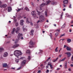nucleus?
<instances>
[{"instance_id": "nucleus-27", "label": "nucleus", "mask_w": 73, "mask_h": 73, "mask_svg": "<svg viewBox=\"0 0 73 73\" xmlns=\"http://www.w3.org/2000/svg\"><path fill=\"white\" fill-rule=\"evenodd\" d=\"M4 50V49L3 48H0V53L1 52V50Z\"/></svg>"}, {"instance_id": "nucleus-47", "label": "nucleus", "mask_w": 73, "mask_h": 73, "mask_svg": "<svg viewBox=\"0 0 73 73\" xmlns=\"http://www.w3.org/2000/svg\"><path fill=\"white\" fill-rule=\"evenodd\" d=\"M69 7V8H72V5H71V4L70 5Z\"/></svg>"}, {"instance_id": "nucleus-13", "label": "nucleus", "mask_w": 73, "mask_h": 73, "mask_svg": "<svg viewBox=\"0 0 73 73\" xmlns=\"http://www.w3.org/2000/svg\"><path fill=\"white\" fill-rule=\"evenodd\" d=\"M22 36H23V34L19 33L18 34L17 37L18 38H20V37H22Z\"/></svg>"}, {"instance_id": "nucleus-39", "label": "nucleus", "mask_w": 73, "mask_h": 73, "mask_svg": "<svg viewBox=\"0 0 73 73\" xmlns=\"http://www.w3.org/2000/svg\"><path fill=\"white\" fill-rule=\"evenodd\" d=\"M28 59L29 60H31V56H28Z\"/></svg>"}, {"instance_id": "nucleus-7", "label": "nucleus", "mask_w": 73, "mask_h": 73, "mask_svg": "<svg viewBox=\"0 0 73 73\" xmlns=\"http://www.w3.org/2000/svg\"><path fill=\"white\" fill-rule=\"evenodd\" d=\"M35 11H33L31 12V13L33 16H34V17L36 18V14L35 13Z\"/></svg>"}, {"instance_id": "nucleus-45", "label": "nucleus", "mask_w": 73, "mask_h": 73, "mask_svg": "<svg viewBox=\"0 0 73 73\" xmlns=\"http://www.w3.org/2000/svg\"><path fill=\"white\" fill-rule=\"evenodd\" d=\"M41 73V70H38V72L37 73Z\"/></svg>"}, {"instance_id": "nucleus-55", "label": "nucleus", "mask_w": 73, "mask_h": 73, "mask_svg": "<svg viewBox=\"0 0 73 73\" xmlns=\"http://www.w3.org/2000/svg\"><path fill=\"white\" fill-rule=\"evenodd\" d=\"M60 69V68H57V70H59Z\"/></svg>"}, {"instance_id": "nucleus-49", "label": "nucleus", "mask_w": 73, "mask_h": 73, "mask_svg": "<svg viewBox=\"0 0 73 73\" xmlns=\"http://www.w3.org/2000/svg\"><path fill=\"white\" fill-rule=\"evenodd\" d=\"M56 31H57V32H60V30L58 29H57L56 30Z\"/></svg>"}, {"instance_id": "nucleus-48", "label": "nucleus", "mask_w": 73, "mask_h": 73, "mask_svg": "<svg viewBox=\"0 0 73 73\" xmlns=\"http://www.w3.org/2000/svg\"><path fill=\"white\" fill-rule=\"evenodd\" d=\"M45 15L46 16H47V13H46V12H45Z\"/></svg>"}, {"instance_id": "nucleus-15", "label": "nucleus", "mask_w": 73, "mask_h": 73, "mask_svg": "<svg viewBox=\"0 0 73 73\" xmlns=\"http://www.w3.org/2000/svg\"><path fill=\"white\" fill-rule=\"evenodd\" d=\"M25 62H26V60H24L21 63V65H24L25 64Z\"/></svg>"}, {"instance_id": "nucleus-43", "label": "nucleus", "mask_w": 73, "mask_h": 73, "mask_svg": "<svg viewBox=\"0 0 73 73\" xmlns=\"http://www.w3.org/2000/svg\"><path fill=\"white\" fill-rule=\"evenodd\" d=\"M23 58H24L23 57H21L19 59V60H23Z\"/></svg>"}, {"instance_id": "nucleus-1", "label": "nucleus", "mask_w": 73, "mask_h": 73, "mask_svg": "<svg viewBox=\"0 0 73 73\" xmlns=\"http://www.w3.org/2000/svg\"><path fill=\"white\" fill-rule=\"evenodd\" d=\"M23 53L21 52V51L19 50H15L14 52V55L16 57H17L18 58H19V56L20 55H22Z\"/></svg>"}, {"instance_id": "nucleus-35", "label": "nucleus", "mask_w": 73, "mask_h": 73, "mask_svg": "<svg viewBox=\"0 0 73 73\" xmlns=\"http://www.w3.org/2000/svg\"><path fill=\"white\" fill-rule=\"evenodd\" d=\"M15 25L16 27H17L19 25V23L18 22H16L15 24Z\"/></svg>"}, {"instance_id": "nucleus-40", "label": "nucleus", "mask_w": 73, "mask_h": 73, "mask_svg": "<svg viewBox=\"0 0 73 73\" xmlns=\"http://www.w3.org/2000/svg\"><path fill=\"white\" fill-rule=\"evenodd\" d=\"M15 30H16V29H15V28H14L13 29L12 31H13V32H15Z\"/></svg>"}, {"instance_id": "nucleus-44", "label": "nucleus", "mask_w": 73, "mask_h": 73, "mask_svg": "<svg viewBox=\"0 0 73 73\" xmlns=\"http://www.w3.org/2000/svg\"><path fill=\"white\" fill-rule=\"evenodd\" d=\"M64 40H65V39H60V40H59V41H60L61 40H62V41H64Z\"/></svg>"}, {"instance_id": "nucleus-52", "label": "nucleus", "mask_w": 73, "mask_h": 73, "mask_svg": "<svg viewBox=\"0 0 73 73\" xmlns=\"http://www.w3.org/2000/svg\"><path fill=\"white\" fill-rule=\"evenodd\" d=\"M65 68L66 69V68H67V66L66 65H65Z\"/></svg>"}, {"instance_id": "nucleus-54", "label": "nucleus", "mask_w": 73, "mask_h": 73, "mask_svg": "<svg viewBox=\"0 0 73 73\" xmlns=\"http://www.w3.org/2000/svg\"><path fill=\"white\" fill-rule=\"evenodd\" d=\"M68 70L69 71H71V69H70V68H68Z\"/></svg>"}, {"instance_id": "nucleus-62", "label": "nucleus", "mask_w": 73, "mask_h": 73, "mask_svg": "<svg viewBox=\"0 0 73 73\" xmlns=\"http://www.w3.org/2000/svg\"><path fill=\"white\" fill-rule=\"evenodd\" d=\"M69 32H72V30H71V29H70L69 30Z\"/></svg>"}, {"instance_id": "nucleus-42", "label": "nucleus", "mask_w": 73, "mask_h": 73, "mask_svg": "<svg viewBox=\"0 0 73 73\" xmlns=\"http://www.w3.org/2000/svg\"><path fill=\"white\" fill-rule=\"evenodd\" d=\"M48 26L47 25H45V28H48Z\"/></svg>"}, {"instance_id": "nucleus-5", "label": "nucleus", "mask_w": 73, "mask_h": 73, "mask_svg": "<svg viewBox=\"0 0 73 73\" xmlns=\"http://www.w3.org/2000/svg\"><path fill=\"white\" fill-rule=\"evenodd\" d=\"M20 46V44H16L13 45L12 47V48H17L18 46Z\"/></svg>"}, {"instance_id": "nucleus-38", "label": "nucleus", "mask_w": 73, "mask_h": 73, "mask_svg": "<svg viewBox=\"0 0 73 73\" xmlns=\"http://www.w3.org/2000/svg\"><path fill=\"white\" fill-rule=\"evenodd\" d=\"M18 41H19V40L17 39L16 40L15 42V43L16 44V43H17V42H18Z\"/></svg>"}, {"instance_id": "nucleus-46", "label": "nucleus", "mask_w": 73, "mask_h": 73, "mask_svg": "<svg viewBox=\"0 0 73 73\" xmlns=\"http://www.w3.org/2000/svg\"><path fill=\"white\" fill-rule=\"evenodd\" d=\"M14 32H15V31H12L11 32V33L12 34H14Z\"/></svg>"}, {"instance_id": "nucleus-29", "label": "nucleus", "mask_w": 73, "mask_h": 73, "mask_svg": "<svg viewBox=\"0 0 73 73\" xmlns=\"http://www.w3.org/2000/svg\"><path fill=\"white\" fill-rule=\"evenodd\" d=\"M27 53H31V51H30V50H27Z\"/></svg>"}, {"instance_id": "nucleus-16", "label": "nucleus", "mask_w": 73, "mask_h": 73, "mask_svg": "<svg viewBox=\"0 0 73 73\" xmlns=\"http://www.w3.org/2000/svg\"><path fill=\"white\" fill-rule=\"evenodd\" d=\"M66 16L67 17H70V18H73V17L71 16L68 14H66Z\"/></svg>"}, {"instance_id": "nucleus-4", "label": "nucleus", "mask_w": 73, "mask_h": 73, "mask_svg": "<svg viewBox=\"0 0 73 73\" xmlns=\"http://www.w3.org/2000/svg\"><path fill=\"white\" fill-rule=\"evenodd\" d=\"M29 44L30 45H29V47H30V48H33V47H34V46H33L34 43H33V42H32V40L30 41Z\"/></svg>"}, {"instance_id": "nucleus-10", "label": "nucleus", "mask_w": 73, "mask_h": 73, "mask_svg": "<svg viewBox=\"0 0 73 73\" xmlns=\"http://www.w3.org/2000/svg\"><path fill=\"white\" fill-rule=\"evenodd\" d=\"M24 21V20L22 19L20 20V24L21 25H23Z\"/></svg>"}, {"instance_id": "nucleus-63", "label": "nucleus", "mask_w": 73, "mask_h": 73, "mask_svg": "<svg viewBox=\"0 0 73 73\" xmlns=\"http://www.w3.org/2000/svg\"><path fill=\"white\" fill-rule=\"evenodd\" d=\"M15 69V68H11V69Z\"/></svg>"}, {"instance_id": "nucleus-36", "label": "nucleus", "mask_w": 73, "mask_h": 73, "mask_svg": "<svg viewBox=\"0 0 73 73\" xmlns=\"http://www.w3.org/2000/svg\"><path fill=\"white\" fill-rule=\"evenodd\" d=\"M50 69H52V68H53V66H52V64H50Z\"/></svg>"}, {"instance_id": "nucleus-41", "label": "nucleus", "mask_w": 73, "mask_h": 73, "mask_svg": "<svg viewBox=\"0 0 73 73\" xmlns=\"http://www.w3.org/2000/svg\"><path fill=\"white\" fill-rule=\"evenodd\" d=\"M49 72V70H47L46 71V73H48V72Z\"/></svg>"}, {"instance_id": "nucleus-14", "label": "nucleus", "mask_w": 73, "mask_h": 73, "mask_svg": "<svg viewBox=\"0 0 73 73\" xmlns=\"http://www.w3.org/2000/svg\"><path fill=\"white\" fill-rule=\"evenodd\" d=\"M64 4H66L68 3V0H64L63 1Z\"/></svg>"}, {"instance_id": "nucleus-28", "label": "nucleus", "mask_w": 73, "mask_h": 73, "mask_svg": "<svg viewBox=\"0 0 73 73\" xmlns=\"http://www.w3.org/2000/svg\"><path fill=\"white\" fill-rule=\"evenodd\" d=\"M21 9L23 10V8L22 9H19L18 8V10L17 11V12H19V11H21Z\"/></svg>"}, {"instance_id": "nucleus-37", "label": "nucleus", "mask_w": 73, "mask_h": 73, "mask_svg": "<svg viewBox=\"0 0 73 73\" xmlns=\"http://www.w3.org/2000/svg\"><path fill=\"white\" fill-rule=\"evenodd\" d=\"M65 35V34H62L60 35V37H62L63 36H64Z\"/></svg>"}, {"instance_id": "nucleus-3", "label": "nucleus", "mask_w": 73, "mask_h": 73, "mask_svg": "<svg viewBox=\"0 0 73 73\" xmlns=\"http://www.w3.org/2000/svg\"><path fill=\"white\" fill-rule=\"evenodd\" d=\"M51 1H46L45 3H42L41 5H40V7H44L45 5H48V4H49Z\"/></svg>"}, {"instance_id": "nucleus-60", "label": "nucleus", "mask_w": 73, "mask_h": 73, "mask_svg": "<svg viewBox=\"0 0 73 73\" xmlns=\"http://www.w3.org/2000/svg\"><path fill=\"white\" fill-rule=\"evenodd\" d=\"M66 46L65 45H64V48H66Z\"/></svg>"}, {"instance_id": "nucleus-24", "label": "nucleus", "mask_w": 73, "mask_h": 73, "mask_svg": "<svg viewBox=\"0 0 73 73\" xmlns=\"http://www.w3.org/2000/svg\"><path fill=\"white\" fill-rule=\"evenodd\" d=\"M58 58H57L56 60H54L53 61V62H56V61H57V60H58Z\"/></svg>"}, {"instance_id": "nucleus-53", "label": "nucleus", "mask_w": 73, "mask_h": 73, "mask_svg": "<svg viewBox=\"0 0 73 73\" xmlns=\"http://www.w3.org/2000/svg\"><path fill=\"white\" fill-rule=\"evenodd\" d=\"M71 59L72 60H73V55H72V57H71Z\"/></svg>"}, {"instance_id": "nucleus-58", "label": "nucleus", "mask_w": 73, "mask_h": 73, "mask_svg": "<svg viewBox=\"0 0 73 73\" xmlns=\"http://www.w3.org/2000/svg\"><path fill=\"white\" fill-rule=\"evenodd\" d=\"M39 51H40V52H42L43 51L42 50H39Z\"/></svg>"}, {"instance_id": "nucleus-51", "label": "nucleus", "mask_w": 73, "mask_h": 73, "mask_svg": "<svg viewBox=\"0 0 73 73\" xmlns=\"http://www.w3.org/2000/svg\"><path fill=\"white\" fill-rule=\"evenodd\" d=\"M16 22V19H14V23H15Z\"/></svg>"}, {"instance_id": "nucleus-50", "label": "nucleus", "mask_w": 73, "mask_h": 73, "mask_svg": "<svg viewBox=\"0 0 73 73\" xmlns=\"http://www.w3.org/2000/svg\"><path fill=\"white\" fill-rule=\"evenodd\" d=\"M50 57L48 58L47 60V61H48V60H50Z\"/></svg>"}, {"instance_id": "nucleus-30", "label": "nucleus", "mask_w": 73, "mask_h": 73, "mask_svg": "<svg viewBox=\"0 0 73 73\" xmlns=\"http://www.w3.org/2000/svg\"><path fill=\"white\" fill-rule=\"evenodd\" d=\"M58 48V47H56L55 50V51L56 52H58V50H57V49Z\"/></svg>"}, {"instance_id": "nucleus-34", "label": "nucleus", "mask_w": 73, "mask_h": 73, "mask_svg": "<svg viewBox=\"0 0 73 73\" xmlns=\"http://www.w3.org/2000/svg\"><path fill=\"white\" fill-rule=\"evenodd\" d=\"M65 27V24H64L62 27V28H64Z\"/></svg>"}, {"instance_id": "nucleus-17", "label": "nucleus", "mask_w": 73, "mask_h": 73, "mask_svg": "<svg viewBox=\"0 0 73 73\" xmlns=\"http://www.w3.org/2000/svg\"><path fill=\"white\" fill-rule=\"evenodd\" d=\"M33 33H34V31L32 30L30 32V34L31 35L33 36Z\"/></svg>"}, {"instance_id": "nucleus-21", "label": "nucleus", "mask_w": 73, "mask_h": 73, "mask_svg": "<svg viewBox=\"0 0 73 73\" xmlns=\"http://www.w3.org/2000/svg\"><path fill=\"white\" fill-rule=\"evenodd\" d=\"M38 11V10L37 9L36 10V12H37L38 15H40V13H40V12H39Z\"/></svg>"}, {"instance_id": "nucleus-11", "label": "nucleus", "mask_w": 73, "mask_h": 73, "mask_svg": "<svg viewBox=\"0 0 73 73\" xmlns=\"http://www.w3.org/2000/svg\"><path fill=\"white\" fill-rule=\"evenodd\" d=\"M7 8L8 9V12H11L12 11V8H11V7H7Z\"/></svg>"}, {"instance_id": "nucleus-18", "label": "nucleus", "mask_w": 73, "mask_h": 73, "mask_svg": "<svg viewBox=\"0 0 73 73\" xmlns=\"http://www.w3.org/2000/svg\"><path fill=\"white\" fill-rule=\"evenodd\" d=\"M3 67H7V63H4L3 64Z\"/></svg>"}, {"instance_id": "nucleus-9", "label": "nucleus", "mask_w": 73, "mask_h": 73, "mask_svg": "<svg viewBox=\"0 0 73 73\" xmlns=\"http://www.w3.org/2000/svg\"><path fill=\"white\" fill-rule=\"evenodd\" d=\"M7 5L6 4H4L0 6V7L1 8H5V7H7Z\"/></svg>"}, {"instance_id": "nucleus-6", "label": "nucleus", "mask_w": 73, "mask_h": 73, "mask_svg": "<svg viewBox=\"0 0 73 73\" xmlns=\"http://www.w3.org/2000/svg\"><path fill=\"white\" fill-rule=\"evenodd\" d=\"M65 54H66L67 56V57L68 58L70 57V56L72 55V54H71V53L69 52L65 53Z\"/></svg>"}, {"instance_id": "nucleus-22", "label": "nucleus", "mask_w": 73, "mask_h": 73, "mask_svg": "<svg viewBox=\"0 0 73 73\" xmlns=\"http://www.w3.org/2000/svg\"><path fill=\"white\" fill-rule=\"evenodd\" d=\"M25 10H26L27 11H29V9H28L27 7H26L25 8Z\"/></svg>"}, {"instance_id": "nucleus-33", "label": "nucleus", "mask_w": 73, "mask_h": 73, "mask_svg": "<svg viewBox=\"0 0 73 73\" xmlns=\"http://www.w3.org/2000/svg\"><path fill=\"white\" fill-rule=\"evenodd\" d=\"M19 61V59H16L15 60V62H16L17 63H18Z\"/></svg>"}, {"instance_id": "nucleus-26", "label": "nucleus", "mask_w": 73, "mask_h": 73, "mask_svg": "<svg viewBox=\"0 0 73 73\" xmlns=\"http://www.w3.org/2000/svg\"><path fill=\"white\" fill-rule=\"evenodd\" d=\"M52 5H56L57 4V2H53L52 3Z\"/></svg>"}, {"instance_id": "nucleus-20", "label": "nucleus", "mask_w": 73, "mask_h": 73, "mask_svg": "<svg viewBox=\"0 0 73 73\" xmlns=\"http://www.w3.org/2000/svg\"><path fill=\"white\" fill-rule=\"evenodd\" d=\"M67 40L68 43H70V42L72 41L71 39H68Z\"/></svg>"}, {"instance_id": "nucleus-19", "label": "nucleus", "mask_w": 73, "mask_h": 73, "mask_svg": "<svg viewBox=\"0 0 73 73\" xmlns=\"http://www.w3.org/2000/svg\"><path fill=\"white\" fill-rule=\"evenodd\" d=\"M66 59V57L64 58L62 60H59V62H61L62 61H64Z\"/></svg>"}, {"instance_id": "nucleus-32", "label": "nucleus", "mask_w": 73, "mask_h": 73, "mask_svg": "<svg viewBox=\"0 0 73 73\" xmlns=\"http://www.w3.org/2000/svg\"><path fill=\"white\" fill-rule=\"evenodd\" d=\"M23 31H27V29H25L24 28V27H23Z\"/></svg>"}, {"instance_id": "nucleus-57", "label": "nucleus", "mask_w": 73, "mask_h": 73, "mask_svg": "<svg viewBox=\"0 0 73 73\" xmlns=\"http://www.w3.org/2000/svg\"><path fill=\"white\" fill-rule=\"evenodd\" d=\"M30 24L31 25H33V23H32V22L30 23Z\"/></svg>"}, {"instance_id": "nucleus-59", "label": "nucleus", "mask_w": 73, "mask_h": 73, "mask_svg": "<svg viewBox=\"0 0 73 73\" xmlns=\"http://www.w3.org/2000/svg\"><path fill=\"white\" fill-rule=\"evenodd\" d=\"M65 10H66L65 8H64V9H63V11H65Z\"/></svg>"}, {"instance_id": "nucleus-25", "label": "nucleus", "mask_w": 73, "mask_h": 73, "mask_svg": "<svg viewBox=\"0 0 73 73\" xmlns=\"http://www.w3.org/2000/svg\"><path fill=\"white\" fill-rule=\"evenodd\" d=\"M26 23L28 24L29 23V21H28V18H27L26 19Z\"/></svg>"}, {"instance_id": "nucleus-2", "label": "nucleus", "mask_w": 73, "mask_h": 73, "mask_svg": "<svg viewBox=\"0 0 73 73\" xmlns=\"http://www.w3.org/2000/svg\"><path fill=\"white\" fill-rule=\"evenodd\" d=\"M44 20H45L44 17L43 15H41L39 17V20L38 21L37 23H39V22L41 23L44 21Z\"/></svg>"}, {"instance_id": "nucleus-61", "label": "nucleus", "mask_w": 73, "mask_h": 73, "mask_svg": "<svg viewBox=\"0 0 73 73\" xmlns=\"http://www.w3.org/2000/svg\"><path fill=\"white\" fill-rule=\"evenodd\" d=\"M31 5H33V2H31Z\"/></svg>"}, {"instance_id": "nucleus-12", "label": "nucleus", "mask_w": 73, "mask_h": 73, "mask_svg": "<svg viewBox=\"0 0 73 73\" xmlns=\"http://www.w3.org/2000/svg\"><path fill=\"white\" fill-rule=\"evenodd\" d=\"M17 31H16V33H19V31H20V29L19 27H17L16 29Z\"/></svg>"}, {"instance_id": "nucleus-8", "label": "nucleus", "mask_w": 73, "mask_h": 73, "mask_svg": "<svg viewBox=\"0 0 73 73\" xmlns=\"http://www.w3.org/2000/svg\"><path fill=\"white\" fill-rule=\"evenodd\" d=\"M8 53L7 52H5L4 53L3 56L4 57H7L8 56Z\"/></svg>"}, {"instance_id": "nucleus-31", "label": "nucleus", "mask_w": 73, "mask_h": 73, "mask_svg": "<svg viewBox=\"0 0 73 73\" xmlns=\"http://www.w3.org/2000/svg\"><path fill=\"white\" fill-rule=\"evenodd\" d=\"M58 33H57L55 34V37H57V36H58Z\"/></svg>"}, {"instance_id": "nucleus-23", "label": "nucleus", "mask_w": 73, "mask_h": 73, "mask_svg": "<svg viewBox=\"0 0 73 73\" xmlns=\"http://www.w3.org/2000/svg\"><path fill=\"white\" fill-rule=\"evenodd\" d=\"M66 49H67V50H71V48L68 47V46L66 47Z\"/></svg>"}, {"instance_id": "nucleus-56", "label": "nucleus", "mask_w": 73, "mask_h": 73, "mask_svg": "<svg viewBox=\"0 0 73 73\" xmlns=\"http://www.w3.org/2000/svg\"><path fill=\"white\" fill-rule=\"evenodd\" d=\"M70 66L72 67H73V64H70Z\"/></svg>"}, {"instance_id": "nucleus-64", "label": "nucleus", "mask_w": 73, "mask_h": 73, "mask_svg": "<svg viewBox=\"0 0 73 73\" xmlns=\"http://www.w3.org/2000/svg\"><path fill=\"white\" fill-rule=\"evenodd\" d=\"M64 7H66V5H63Z\"/></svg>"}]
</instances>
